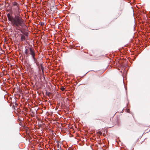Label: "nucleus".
Here are the masks:
<instances>
[{
  "mask_svg": "<svg viewBox=\"0 0 150 150\" xmlns=\"http://www.w3.org/2000/svg\"><path fill=\"white\" fill-rule=\"evenodd\" d=\"M29 51H30L29 50V49H26L25 51V54L28 55V52H29Z\"/></svg>",
  "mask_w": 150,
  "mask_h": 150,
  "instance_id": "423d86ee",
  "label": "nucleus"
},
{
  "mask_svg": "<svg viewBox=\"0 0 150 150\" xmlns=\"http://www.w3.org/2000/svg\"><path fill=\"white\" fill-rule=\"evenodd\" d=\"M15 17L12 16V14L8 13L7 17L8 21H11L13 26L16 28L18 27L19 26H22L23 23V20L20 16V13L21 10L20 8L12 10Z\"/></svg>",
  "mask_w": 150,
  "mask_h": 150,
  "instance_id": "f257e3e1",
  "label": "nucleus"
},
{
  "mask_svg": "<svg viewBox=\"0 0 150 150\" xmlns=\"http://www.w3.org/2000/svg\"><path fill=\"white\" fill-rule=\"evenodd\" d=\"M20 35L21 36V39L22 41H24L25 40V37L24 35L21 34Z\"/></svg>",
  "mask_w": 150,
  "mask_h": 150,
  "instance_id": "7ed1b4c3",
  "label": "nucleus"
},
{
  "mask_svg": "<svg viewBox=\"0 0 150 150\" xmlns=\"http://www.w3.org/2000/svg\"><path fill=\"white\" fill-rule=\"evenodd\" d=\"M29 50L30 51V54L32 56L33 59H34V61L35 62L36 60L35 58V53L34 49L32 47H30Z\"/></svg>",
  "mask_w": 150,
  "mask_h": 150,
  "instance_id": "f03ea898",
  "label": "nucleus"
},
{
  "mask_svg": "<svg viewBox=\"0 0 150 150\" xmlns=\"http://www.w3.org/2000/svg\"><path fill=\"white\" fill-rule=\"evenodd\" d=\"M60 89L62 91H63L65 90V88L64 87H62Z\"/></svg>",
  "mask_w": 150,
  "mask_h": 150,
  "instance_id": "0eeeda50",
  "label": "nucleus"
},
{
  "mask_svg": "<svg viewBox=\"0 0 150 150\" xmlns=\"http://www.w3.org/2000/svg\"><path fill=\"white\" fill-rule=\"evenodd\" d=\"M12 9L13 10L17 9V8H20L19 5L17 6H12Z\"/></svg>",
  "mask_w": 150,
  "mask_h": 150,
  "instance_id": "39448f33",
  "label": "nucleus"
},
{
  "mask_svg": "<svg viewBox=\"0 0 150 150\" xmlns=\"http://www.w3.org/2000/svg\"><path fill=\"white\" fill-rule=\"evenodd\" d=\"M12 6H19V5L16 2L13 1L12 3Z\"/></svg>",
  "mask_w": 150,
  "mask_h": 150,
  "instance_id": "20e7f679",
  "label": "nucleus"
}]
</instances>
